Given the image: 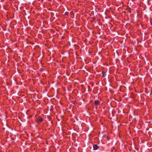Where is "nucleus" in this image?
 Wrapping results in <instances>:
<instances>
[{
  "label": "nucleus",
  "mask_w": 152,
  "mask_h": 152,
  "mask_svg": "<svg viewBox=\"0 0 152 152\" xmlns=\"http://www.w3.org/2000/svg\"><path fill=\"white\" fill-rule=\"evenodd\" d=\"M96 106L97 105H99V101L98 100H96Z\"/></svg>",
  "instance_id": "nucleus-2"
},
{
  "label": "nucleus",
  "mask_w": 152,
  "mask_h": 152,
  "mask_svg": "<svg viewBox=\"0 0 152 152\" xmlns=\"http://www.w3.org/2000/svg\"><path fill=\"white\" fill-rule=\"evenodd\" d=\"M96 10H95V11H96Z\"/></svg>",
  "instance_id": "nucleus-6"
},
{
  "label": "nucleus",
  "mask_w": 152,
  "mask_h": 152,
  "mask_svg": "<svg viewBox=\"0 0 152 152\" xmlns=\"http://www.w3.org/2000/svg\"><path fill=\"white\" fill-rule=\"evenodd\" d=\"M93 150H95V145H93Z\"/></svg>",
  "instance_id": "nucleus-5"
},
{
  "label": "nucleus",
  "mask_w": 152,
  "mask_h": 152,
  "mask_svg": "<svg viewBox=\"0 0 152 152\" xmlns=\"http://www.w3.org/2000/svg\"><path fill=\"white\" fill-rule=\"evenodd\" d=\"M43 119L42 118H38L37 120V121L38 122H41L42 121Z\"/></svg>",
  "instance_id": "nucleus-1"
},
{
  "label": "nucleus",
  "mask_w": 152,
  "mask_h": 152,
  "mask_svg": "<svg viewBox=\"0 0 152 152\" xmlns=\"http://www.w3.org/2000/svg\"><path fill=\"white\" fill-rule=\"evenodd\" d=\"M99 148V147L97 145H96V150L97 149Z\"/></svg>",
  "instance_id": "nucleus-4"
},
{
  "label": "nucleus",
  "mask_w": 152,
  "mask_h": 152,
  "mask_svg": "<svg viewBox=\"0 0 152 152\" xmlns=\"http://www.w3.org/2000/svg\"><path fill=\"white\" fill-rule=\"evenodd\" d=\"M102 76L103 77H105L106 76V74L105 72H103L102 73Z\"/></svg>",
  "instance_id": "nucleus-3"
}]
</instances>
